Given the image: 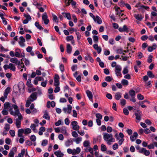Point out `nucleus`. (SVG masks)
I'll list each match as a JSON object with an SVG mask.
<instances>
[{
	"mask_svg": "<svg viewBox=\"0 0 157 157\" xmlns=\"http://www.w3.org/2000/svg\"><path fill=\"white\" fill-rule=\"evenodd\" d=\"M103 139L109 145H110L111 142H114L115 141V139L113 137V136L111 134H109L106 133H104L103 134Z\"/></svg>",
	"mask_w": 157,
	"mask_h": 157,
	"instance_id": "nucleus-1",
	"label": "nucleus"
},
{
	"mask_svg": "<svg viewBox=\"0 0 157 157\" xmlns=\"http://www.w3.org/2000/svg\"><path fill=\"white\" fill-rule=\"evenodd\" d=\"M136 149L139 150V152L141 153L144 154L146 156H148L150 152L149 151L147 150L145 148H140L139 146L136 147Z\"/></svg>",
	"mask_w": 157,
	"mask_h": 157,
	"instance_id": "nucleus-2",
	"label": "nucleus"
},
{
	"mask_svg": "<svg viewBox=\"0 0 157 157\" xmlns=\"http://www.w3.org/2000/svg\"><path fill=\"white\" fill-rule=\"evenodd\" d=\"M13 108L15 110V111L14 112L13 111H11L10 113V114L11 115L16 116L21 114L18 109V106L17 105H13Z\"/></svg>",
	"mask_w": 157,
	"mask_h": 157,
	"instance_id": "nucleus-3",
	"label": "nucleus"
},
{
	"mask_svg": "<svg viewBox=\"0 0 157 157\" xmlns=\"http://www.w3.org/2000/svg\"><path fill=\"white\" fill-rule=\"evenodd\" d=\"M121 67L119 65H117L115 67V71L117 76L121 77L122 74L121 73Z\"/></svg>",
	"mask_w": 157,
	"mask_h": 157,
	"instance_id": "nucleus-4",
	"label": "nucleus"
},
{
	"mask_svg": "<svg viewBox=\"0 0 157 157\" xmlns=\"http://www.w3.org/2000/svg\"><path fill=\"white\" fill-rule=\"evenodd\" d=\"M13 105L9 102H6L4 104V108L7 109H8V110L10 112L11 111H13Z\"/></svg>",
	"mask_w": 157,
	"mask_h": 157,
	"instance_id": "nucleus-5",
	"label": "nucleus"
},
{
	"mask_svg": "<svg viewBox=\"0 0 157 157\" xmlns=\"http://www.w3.org/2000/svg\"><path fill=\"white\" fill-rule=\"evenodd\" d=\"M42 19L45 25H47L48 23L49 20L48 19V15L45 12L43 14L42 16Z\"/></svg>",
	"mask_w": 157,
	"mask_h": 157,
	"instance_id": "nucleus-6",
	"label": "nucleus"
},
{
	"mask_svg": "<svg viewBox=\"0 0 157 157\" xmlns=\"http://www.w3.org/2000/svg\"><path fill=\"white\" fill-rule=\"evenodd\" d=\"M37 98V92H35L33 93L29 98V99L31 100V101H33L36 100Z\"/></svg>",
	"mask_w": 157,
	"mask_h": 157,
	"instance_id": "nucleus-7",
	"label": "nucleus"
},
{
	"mask_svg": "<svg viewBox=\"0 0 157 157\" xmlns=\"http://www.w3.org/2000/svg\"><path fill=\"white\" fill-rule=\"evenodd\" d=\"M78 123L76 121H73L71 123V124L73 126L72 128L75 130H78L79 129V126L77 124Z\"/></svg>",
	"mask_w": 157,
	"mask_h": 157,
	"instance_id": "nucleus-8",
	"label": "nucleus"
},
{
	"mask_svg": "<svg viewBox=\"0 0 157 157\" xmlns=\"http://www.w3.org/2000/svg\"><path fill=\"white\" fill-rule=\"evenodd\" d=\"M135 115L136 117V119L139 122L141 119V117L142 116V113L141 111L137 110L136 112L135 113Z\"/></svg>",
	"mask_w": 157,
	"mask_h": 157,
	"instance_id": "nucleus-9",
	"label": "nucleus"
},
{
	"mask_svg": "<svg viewBox=\"0 0 157 157\" xmlns=\"http://www.w3.org/2000/svg\"><path fill=\"white\" fill-rule=\"evenodd\" d=\"M104 5L107 7H109L112 4L111 0H103Z\"/></svg>",
	"mask_w": 157,
	"mask_h": 157,
	"instance_id": "nucleus-10",
	"label": "nucleus"
},
{
	"mask_svg": "<svg viewBox=\"0 0 157 157\" xmlns=\"http://www.w3.org/2000/svg\"><path fill=\"white\" fill-rule=\"evenodd\" d=\"M119 31L121 32H125L128 33L129 32L128 29L126 25H124L122 28L120 27L118 29Z\"/></svg>",
	"mask_w": 157,
	"mask_h": 157,
	"instance_id": "nucleus-11",
	"label": "nucleus"
},
{
	"mask_svg": "<svg viewBox=\"0 0 157 157\" xmlns=\"http://www.w3.org/2000/svg\"><path fill=\"white\" fill-rule=\"evenodd\" d=\"M10 61L11 63H14L16 65H19L20 64V61H19L16 58H10Z\"/></svg>",
	"mask_w": 157,
	"mask_h": 157,
	"instance_id": "nucleus-12",
	"label": "nucleus"
},
{
	"mask_svg": "<svg viewBox=\"0 0 157 157\" xmlns=\"http://www.w3.org/2000/svg\"><path fill=\"white\" fill-rule=\"evenodd\" d=\"M17 151V148L15 147H13L12 149L10 150V152L9 154V157H14V151Z\"/></svg>",
	"mask_w": 157,
	"mask_h": 157,
	"instance_id": "nucleus-13",
	"label": "nucleus"
},
{
	"mask_svg": "<svg viewBox=\"0 0 157 157\" xmlns=\"http://www.w3.org/2000/svg\"><path fill=\"white\" fill-rule=\"evenodd\" d=\"M119 135L120 137L121 138V139L118 142L119 144L121 145L122 144L124 140V139H123L124 137V135L122 133L120 132L119 133Z\"/></svg>",
	"mask_w": 157,
	"mask_h": 157,
	"instance_id": "nucleus-14",
	"label": "nucleus"
},
{
	"mask_svg": "<svg viewBox=\"0 0 157 157\" xmlns=\"http://www.w3.org/2000/svg\"><path fill=\"white\" fill-rule=\"evenodd\" d=\"M50 105L52 107H54L55 106V103L53 101L50 102V101H48L47 103V107L48 108H49L50 107Z\"/></svg>",
	"mask_w": 157,
	"mask_h": 157,
	"instance_id": "nucleus-15",
	"label": "nucleus"
},
{
	"mask_svg": "<svg viewBox=\"0 0 157 157\" xmlns=\"http://www.w3.org/2000/svg\"><path fill=\"white\" fill-rule=\"evenodd\" d=\"M20 41H19V44L22 47L24 46V43L25 42V39L22 36H21L20 37Z\"/></svg>",
	"mask_w": 157,
	"mask_h": 157,
	"instance_id": "nucleus-16",
	"label": "nucleus"
},
{
	"mask_svg": "<svg viewBox=\"0 0 157 157\" xmlns=\"http://www.w3.org/2000/svg\"><path fill=\"white\" fill-rule=\"evenodd\" d=\"M86 93L89 99L90 100H92L93 98V95L92 92L89 90H87L86 91Z\"/></svg>",
	"mask_w": 157,
	"mask_h": 157,
	"instance_id": "nucleus-17",
	"label": "nucleus"
},
{
	"mask_svg": "<svg viewBox=\"0 0 157 157\" xmlns=\"http://www.w3.org/2000/svg\"><path fill=\"white\" fill-rule=\"evenodd\" d=\"M94 48L97 51L98 53L100 54L101 51V48L100 47L98 46V44H97L93 45Z\"/></svg>",
	"mask_w": 157,
	"mask_h": 157,
	"instance_id": "nucleus-18",
	"label": "nucleus"
},
{
	"mask_svg": "<svg viewBox=\"0 0 157 157\" xmlns=\"http://www.w3.org/2000/svg\"><path fill=\"white\" fill-rule=\"evenodd\" d=\"M10 87H7L5 90L4 93V96L6 98H7L8 94L10 92Z\"/></svg>",
	"mask_w": 157,
	"mask_h": 157,
	"instance_id": "nucleus-19",
	"label": "nucleus"
},
{
	"mask_svg": "<svg viewBox=\"0 0 157 157\" xmlns=\"http://www.w3.org/2000/svg\"><path fill=\"white\" fill-rule=\"evenodd\" d=\"M94 21L99 24H100L102 23V20L100 17L98 16H96L94 19Z\"/></svg>",
	"mask_w": 157,
	"mask_h": 157,
	"instance_id": "nucleus-20",
	"label": "nucleus"
},
{
	"mask_svg": "<svg viewBox=\"0 0 157 157\" xmlns=\"http://www.w3.org/2000/svg\"><path fill=\"white\" fill-rule=\"evenodd\" d=\"M134 17L138 21H140L142 20L143 17L142 16L139 14H134Z\"/></svg>",
	"mask_w": 157,
	"mask_h": 157,
	"instance_id": "nucleus-21",
	"label": "nucleus"
},
{
	"mask_svg": "<svg viewBox=\"0 0 157 157\" xmlns=\"http://www.w3.org/2000/svg\"><path fill=\"white\" fill-rule=\"evenodd\" d=\"M60 132L66 136L68 135V133H67L66 128L65 126H62L60 128Z\"/></svg>",
	"mask_w": 157,
	"mask_h": 157,
	"instance_id": "nucleus-22",
	"label": "nucleus"
},
{
	"mask_svg": "<svg viewBox=\"0 0 157 157\" xmlns=\"http://www.w3.org/2000/svg\"><path fill=\"white\" fill-rule=\"evenodd\" d=\"M81 151V150L79 147H77L76 149H73V150L72 155H75L76 154H79Z\"/></svg>",
	"mask_w": 157,
	"mask_h": 157,
	"instance_id": "nucleus-23",
	"label": "nucleus"
},
{
	"mask_svg": "<svg viewBox=\"0 0 157 157\" xmlns=\"http://www.w3.org/2000/svg\"><path fill=\"white\" fill-rule=\"evenodd\" d=\"M24 129H18V136L19 137H24L22 135V133H24Z\"/></svg>",
	"mask_w": 157,
	"mask_h": 157,
	"instance_id": "nucleus-24",
	"label": "nucleus"
},
{
	"mask_svg": "<svg viewBox=\"0 0 157 157\" xmlns=\"http://www.w3.org/2000/svg\"><path fill=\"white\" fill-rule=\"evenodd\" d=\"M72 50V48L70 44H67V53L70 54Z\"/></svg>",
	"mask_w": 157,
	"mask_h": 157,
	"instance_id": "nucleus-25",
	"label": "nucleus"
},
{
	"mask_svg": "<svg viewBox=\"0 0 157 157\" xmlns=\"http://www.w3.org/2000/svg\"><path fill=\"white\" fill-rule=\"evenodd\" d=\"M115 10L116 12V15H119L120 16V14H121V12L122 11V10H120V7H115Z\"/></svg>",
	"mask_w": 157,
	"mask_h": 157,
	"instance_id": "nucleus-26",
	"label": "nucleus"
},
{
	"mask_svg": "<svg viewBox=\"0 0 157 157\" xmlns=\"http://www.w3.org/2000/svg\"><path fill=\"white\" fill-rule=\"evenodd\" d=\"M9 69L13 71H16V67L15 65L12 63H10L9 64Z\"/></svg>",
	"mask_w": 157,
	"mask_h": 157,
	"instance_id": "nucleus-27",
	"label": "nucleus"
},
{
	"mask_svg": "<svg viewBox=\"0 0 157 157\" xmlns=\"http://www.w3.org/2000/svg\"><path fill=\"white\" fill-rule=\"evenodd\" d=\"M115 98L117 100L121 98V94L119 92L117 93L115 95Z\"/></svg>",
	"mask_w": 157,
	"mask_h": 157,
	"instance_id": "nucleus-28",
	"label": "nucleus"
},
{
	"mask_svg": "<svg viewBox=\"0 0 157 157\" xmlns=\"http://www.w3.org/2000/svg\"><path fill=\"white\" fill-rule=\"evenodd\" d=\"M43 118L48 120H49L50 119V117L48 115V112L47 111H45L44 112V114L43 117Z\"/></svg>",
	"mask_w": 157,
	"mask_h": 157,
	"instance_id": "nucleus-29",
	"label": "nucleus"
},
{
	"mask_svg": "<svg viewBox=\"0 0 157 157\" xmlns=\"http://www.w3.org/2000/svg\"><path fill=\"white\" fill-rule=\"evenodd\" d=\"M17 65L18 66V69H21V68H23L25 71H26V68L25 67L23 62H22L21 63V62H20V64L19 65Z\"/></svg>",
	"mask_w": 157,
	"mask_h": 157,
	"instance_id": "nucleus-30",
	"label": "nucleus"
},
{
	"mask_svg": "<svg viewBox=\"0 0 157 157\" xmlns=\"http://www.w3.org/2000/svg\"><path fill=\"white\" fill-rule=\"evenodd\" d=\"M85 59L86 60H89L91 63L93 62L94 61L93 58L89 55H88L87 56H85Z\"/></svg>",
	"mask_w": 157,
	"mask_h": 157,
	"instance_id": "nucleus-31",
	"label": "nucleus"
},
{
	"mask_svg": "<svg viewBox=\"0 0 157 157\" xmlns=\"http://www.w3.org/2000/svg\"><path fill=\"white\" fill-rule=\"evenodd\" d=\"M35 26L39 30L43 29V28L40 25L38 21H36L35 23Z\"/></svg>",
	"mask_w": 157,
	"mask_h": 157,
	"instance_id": "nucleus-32",
	"label": "nucleus"
},
{
	"mask_svg": "<svg viewBox=\"0 0 157 157\" xmlns=\"http://www.w3.org/2000/svg\"><path fill=\"white\" fill-rule=\"evenodd\" d=\"M73 142L71 140H68L66 141L65 143V145L67 147H68L71 145L72 144Z\"/></svg>",
	"mask_w": 157,
	"mask_h": 157,
	"instance_id": "nucleus-33",
	"label": "nucleus"
},
{
	"mask_svg": "<svg viewBox=\"0 0 157 157\" xmlns=\"http://www.w3.org/2000/svg\"><path fill=\"white\" fill-rule=\"evenodd\" d=\"M121 83L124 86H128V82L127 80L123 79L121 80Z\"/></svg>",
	"mask_w": 157,
	"mask_h": 157,
	"instance_id": "nucleus-34",
	"label": "nucleus"
},
{
	"mask_svg": "<svg viewBox=\"0 0 157 157\" xmlns=\"http://www.w3.org/2000/svg\"><path fill=\"white\" fill-rule=\"evenodd\" d=\"M16 125L17 126V128H21V121H19V120H18L17 119L16 120Z\"/></svg>",
	"mask_w": 157,
	"mask_h": 157,
	"instance_id": "nucleus-35",
	"label": "nucleus"
},
{
	"mask_svg": "<svg viewBox=\"0 0 157 157\" xmlns=\"http://www.w3.org/2000/svg\"><path fill=\"white\" fill-rule=\"evenodd\" d=\"M62 14H65V17H66L68 20H71V16L70 13H63Z\"/></svg>",
	"mask_w": 157,
	"mask_h": 157,
	"instance_id": "nucleus-36",
	"label": "nucleus"
},
{
	"mask_svg": "<svg viewBox=\"0 0 157 157\" xmlns=\"http://www.w3.org/2000/svg\"><path fill=\"white\" fill-rule=\"evenodd\" d=\"M90 142L88 140H85L84 142L83 143V146L84 147H87L88 146H90Z\"/></svg>",
	"mask_w": 157,
	"mask_h": 157,
	"instance_id": "nucleus-37",
	"label": "nucleus"
},
{
	"mask_svg": "<svg viewBox=\"0 0 157 157\" xmlns=\"http://www.w3.org/2000/svg\"><path fill=\"white\" fill-rule=\"evenodd\" d=\"M147 75L149 78H154L155 75L153 74L152 72L151 71H148L147 72Z\"/></svg>",
	"mask_w": 157,
	"mask_h": 157,
	"instance_id": "nucleus-38",
	"label": "nucleus"
},
{
	"mask_svg": "<svg viewBox=\"0 0 157 157\" xmlns=\"http://www.w3.org/2000/svg\"><path fill=\"white\" fill-rule=\"evenodd\" d=\"M26 85L29 87H32L33 85L31 84V80L30 79H29L28 80V81L26 83Z\"/></svg>",
	"mask_w": 157,
	"mask_h": 157,
	"instance_id": "nucleus-39",
	"label": "nucleus"
},
{
	"mask_svg": "<svg viewBox=\"0 0 157 157\" xmlns=\"http://www.w3.org/2000/svg\"><path fill=\"white\" fill-rule=\"evenodd\" d=\"M82 138L81 137H77L75 140V141L76 142L77 144H78L82 140Z\"/></svg>",
	"mask_w": 157,
	"mask_h": 157,
	"instance_id": "nucleus-40",
	"label": "nucleus"
},
{
	"mask_svg": "<svg viewBox=\"0 0 157 157\" xmlns=\"http://www.w3.org/2000/svg\"><path fill=\"white\" fill-rule=\"evenodd\" d=\"M145 84L147 88H150L151 86V81H149L148 82H145Z\"/></svg>",
	"mask_w": 157,
	"mask_h": 157,
	"instance_id": "nucleus-41",
	"label": "nucleus"
},
{
	"mask_svg": "<svg viewBox=\"0 0 157 157\" xmlns=\"http://www.w3.org/2000/svg\"><path fill=\"white\" fill-rule=\"evenodd\" d=\"M106 149L107 148L106 146L103 144H101V150L104 151H106Z\"/></svg>",
	"mask_w": 157,
	"mask_h": 157,
	"instance_id": "nucleus-42",
	"label": "nucleus"
},
{
	"mask_svg": "<svg viewBox=\"0 0 157 157\" xmlns=\"http://www.w3.org/2000/svg\"><path fill=\"white\" fill-rule=\"evenodd\" d=\"M128 72V67H126L124 68L122 71V73L124 75L127 74Z\"/></svg>",
	"mask_w": 157,
	"mask_h": 157,
	"instance_id": "nucleus-43",
	"label": "nucleus"
},
{
	"mask_svg": "<svg viewBox=\"0 0 157 157\" xmlns=\"http://www.w3.org/2000/svg\"><path fill=\"white\" fill-rule=\"evenodd\" d=\"M74 37L73 36L71 35L70 36H67L66 37V40L67 41H69L73 40Z\"/></svg>",
	"mask_w": 157,
	"mask_h": 157,
	"instance_id": "nucleus-44",
	"label": "nucleus"
},
{
	"mask_svg": "<svg viewBox=\"0 0 157 157\" xmlns=\"http://www.w3.org/2000/svg\"><path fill=\"white\" fill-rule=\"evenodd\" d=\"M130 95L132 97H134L135 95V92L133 90H130L129 92Z\"/></svg>",
	"mask_w": 157,
	"mask_h": 157,
	"instance_id": "nucleus-45",
	"label": "nucleus"
},
{
	"mask_svg": "<svg viewBox=\"0 0 157 157\" xmlns=\"http://www.w3.org/2000/svg\"><path fill=\"white\" fill-rule=\"evenodd\" d=\"M31 132V130L30 128H27L24 130V133L25 134H27L30 133Z\"/></svg>",
	"mask_w": 157,
	"mask_h": 157,
	"instance_id": "nucleus-46",
	"label": "nucleus"
},
{
	"mask_svg": "<svg viewBox=\"0 0 157 157\" xmlns=\"http://www.w3.org/2000/svg\"><path fill=\"white\" fill-rule=\"evenodd\" d=\"M153 56L152 55H149L148 57V59H147V62L149 63H150L152 62V58H153Z\"/></svg>",
	"mask_w": 157,
	"mask_h": 157,
	"instance_id": "nucleus-47",
	"label": "nucleus"
},
{
	"mask_svg": "<svg viewBox=\"0 0 157 157\" xmlns=\"http://www.w3.org/2000/svg\"><path fill=\"white\" fill-rule=\"evenodd\" d=\"M31 101V100H30L29 98L27 100L26 103L25 104V106L26 107H28L29 106V105L31 104V102H32Z\"/></svg>",
	"mask_w": 157,
	"mask_h": 157,
	"instance_id": "nucleus-48",
	"label": "nucleus"
},
{
	"mask_svg": "<svg viewBox=\"0 0 157 157\" xmlns=\"http://www.w3.org/2000/svg\"><path fill=\"white\" fill-rule=\"evenodd\" d=\"M4 128L6 131H8L10 129V125L7 124H5Z\"/></svg>",
	"mask_w": 157,
	"mask_h": 157,
	"instance_id": "nucleus-49",
	"label": "nucleus"
},
{
	"mask_svg": "<svg viewBox=\"0 0 157 157\" xmlns=\"http://www.w3.org/2000/svg\"><path fill=\"white\" fill-rule=\"evenodd\" d=\"M9 133L11 136L12 137H13L15 136V132L13 130H11L9 131Z\"/></svg>",
	"mask_w": 157,
	"mask_h": 157,
	"instance_id": "nucleus-50",
	"label": "nucleus"
},
{
	"mask_svg": "<svg viewBox=\"0 0 157 157\" xmlns=\"http://www.w3.org/2000/svg\"><path fill=\"white\" fill-rule=\"evenodd\" d=\"M93 38L94 42H98V37L97 36H93Z\"/></svg>",
	"mask_w": 157,
	"mask_h": 157,
	"instance_id": "nucleus-51",
	"label": "nucleus"
},
{
	"mask_svg": "<svg viewBox=\"0 0 157 157\" xmlns=\"http://www.w3.org/2000/svg\"><path fill=\"white\" fill-rule=\"evenodd\" d=\"M71 134L73 137L77 138L78 137V135L76 131H74L72 132Z\"/></svg>",
	"mask_w": 157,
	"mask_h": 157,
	"instance_id": "nucleus-52",
	"label": "nucleus"
},
{
	"mask_svg": "<svg viewBox=\"0 0 157 157\" xmlns=\"http://www.w3.org/2000/svg\"><path fill=\"white\" fill-rule=\"evenodd\" d=\"M113 79L111 77L109 76H106L105 79V80L107 82H109L112 81Z\"/></svg>",
	"mask_w": 157,
	"mask_h": 157,
	"instance_id": "nucleus-53",
	"label": "nucleus"
},
{
	"mask_svg": "<svg viewBox=\"0 0 157 157\" xmlns=\"http://www.w3.org/2000/svg\"><path fill=\"white\" fill-rule=\"evenodd\" d=\"M123 113L126 115H127L129 114V112L127 109L126 108H124L123 110Z\"/></svg>",
	"mask_w": 157,
	"mask_h": 157,
	"instance_id": "nucleus-54",
	"label": "nucleus"
},
{
	"mask_svg": "<svg viewBox=\"0 0 157 157\" xmlns=\"http://www.w3.org/2000/svg\"><path fill=\"white\" fill-rule=\"evenodd\" d=\"M6 109H5L4 108L3 110H2V113L3 115H7L8 114V113Z\"/></svg>",
	"mask_w": 157,
	"mask_h": 157,
	"instance_id": "nucleus-55",
	"label": "nucleus"
},
{
	"mask_svg": "<svg viewBox=\"0 0 157 157\" xmlns=\"http://www.w3.org/2000/svg\"><path fill=\"white\" fill-rule=\"evenodd\" d=\"M48 140H43L42 141L41 145L43 146H45L48 144Z\"/></svg>",
	"mask_w": 157,
	"mask_h": 157,
	"instance_id": "nucleus-56",
	"label": "nucleus"
},
{
	"mask_svg": "<svg viewBox=\"0 0 157 157\" xmlns=\"http://www.w3.org/2000/svg\"><path fill=\"white\" fill-rule=\"evenodd\" d=\"M126 103V101L124 99H122L121 100V104L122 106L124 105Z\"/></svg>",
	"mask_w": 157,
	"mask_h": 157,
	"instance_id": "nucleus-57",
	"label": "nucleus"
},
{
	"mask_svg": "<svg viewBox=\"0 0 157 157\" xmlns=\"http://www.w3.org/2000/svg\"><path fill=\"white\" fill-rule=\"evenodd\" d=\"M138 98L139 100H142L144 99V97L141 94H139L137 95Z\"/></svg>",
	"mask_w": 157,
	"mask_h": 157,
	"instance_id": "nucleus-58",
	"label": "nucleus"
},
{
	"mask_svg": "<svg viewBox=\"0 0 157 157\" xmlns=\"http://www.w3.org/2000/svg\"><path fill=\"white\" fill-rule=\"evenodd\" d=\"M147 147L149 149H154V145L153 143L151 144L147 145Z\"/></svg>",
	"mask_w": 157,
	"mask_h": 157,
	"instance_id": "nucleus-59",
	"label": "nucleus"
},
{
	"mask_svg": "<svg viewBox=\"0 0 157 157\" xmlns=\"http://www.w3.org/2000/svg\"><path fill=\"white\" fill-rule=\"evenodd\" d=\"M148 38V36L147 35H143L141 37V39L142 40H145Z\"/></svg>",
	"mask_w": 157,
	"mask_h": 157,
	"instance_id": "nucleus-60",
	"label": "nucleus"
},
{
	"mask_svg": "<svg viewBox=\"0 0 157 157\" xmlns=\"http://www.w3.org/2000/svg\"><path fill=\"white\" fill-rule=\"evenodd\" d=\"M24 16L26 17V19H27L28 21H30L31 20V18L29 14L27 15L25 14H24Z\"/></svg>",
	"mask_w": 157,
	"mask_h": 157,
	"instance_id": "nucleus-61",
	"label": "nucleus"
},
{
	"mask_svg": "<svg viewBox=\"0 0 157 157\" xmlns=\"http://www.w3.org/2000/svg\"><path fill=\"white\" fill-rule=\"evenodd\" d=\"M119 5L121 6V7H124L125 6L126 3H125V2L123 1H121V2H119Z\"/></svg>",
	"mask_w": 157,
	"mask_h": 157,
	"instance_id": "nucleus-62",
	"label": "nucleus"
},
{
	"mask_svg": "<svg viewBox=\"0 0 157 157\" xmlns=\"http://www.w3.org/2000/svg\"><path fill=\"white\" fill-rule=\"evenodd\" d=\"M11 141V140L8 138H7L5 139V143L7 144H10Z\"/></svg>",
	"mask_w": 157,
	"mask_h": 157,
	"instance_id": "nucleus-63",
	"label": "nucleus"
},
{
	"mask_svg": "<svg viewBox=\"0 0 157 157\" xmlns=\"http://www.w3.org/2000/svg\"><path fill=\"white\" fill-rule=\"evenodd\" d=\"M33 4L34 6H37V7L40 6V5L39 3H38L37 1L34 0L33 1Z\"/></svg>",
	"mask_w": 157,
	"mask_h": 157,
	"instance_id": "nucleus-64",
	"label": "nucleus"
}]
</instances>
